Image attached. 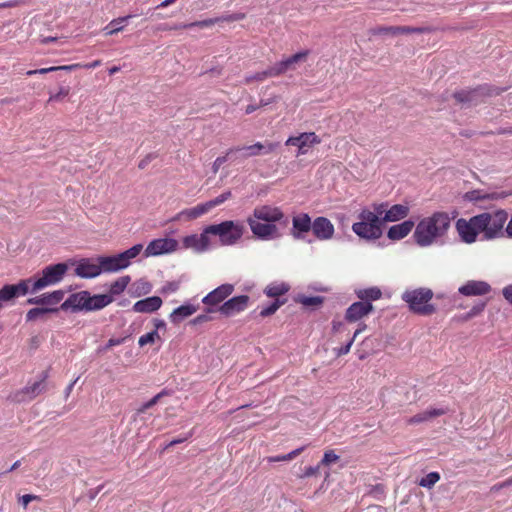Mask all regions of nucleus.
Returning <instances> with one entry per match:
<instances>
[{
	"label": "nucleus",
	"instance_id": "33",
	"mask_svg": "<svg viewBox=\"0 0 512 512\" xmlns=\"http://www.w3.org/2000/svg\"><path fill=\"white\" fill-rule=\"evenodd\" d=\"M198 308V306H195L193 304L181 305L170 313L169 319L173 324H179L184 319L196 313L198 311Z\"/></svg>",
	"mask_w": 512,
	"mask_h": 512
},
{
	"label": "nucleus",
	"instance_id": "27",
	"mask_svg": "<svg viewBox=\"0 0 512 512\" xmlns=\"http://www.w3.org/2000/svg\"><path fill=\"white\" fill-rule=\"evenodd\" d=\"M279 147L278 142H256L253 145H249L243 148H236L235 151L245 150L247 157L259 156L262 154H269L274 152Z\"/></svg>",
	"mask_w": 512,
	"mask_h": 512
},
{
	"label": "nucleus",
	"instance_id": "39",
	"mask_svg": "<svg viewBox=\"0 0 512 512\" xmlns=\"http://www.w3.org/2000/svg\"><path fill=\"white\" fill-rule=\"evenodd\" d=\"M309 55V50L300 51L283 60L287 71L294 70L295 65L299 62L305 61Z\"/></svg>",
	"mask_w": 512,
	"mask_h": 512
},
{
	"label": "nucleus",
	"instance_id": "61",
	"mask_svg": "<svg viewBox=\"0 0 512 512\" xmlns=\"http://www.w3.org/2000/svg\"><path fill=\"white\" fill-rule=\"evenodd\" d=\"M449 411L447 409H432V410H429L427 413H426V416H431V417H434V416H441L443 414H446L448 413Z\"/></svg>",
	"mask_w": 512,
	"mask_h": 512
},
{
	"label": "nucleus",
	"instance_id": "51",
	"mask_svg": "<svg viewBox=\"0 0 512 512\" xmlns=\"http://www.w3.org/2000/svg\"><path fill=\"white\" fill-rule=\"evenodd\" d=\"M267 79L266 72H257L253 75L246 76L244 79L245 84H251L252 82H262Z\"/></svg>",
	"mask_w": 512,
	"mask_h": 512
},
{
	"label": "nucleus",
	"instance_id": "12",
	"mask_svg": "<svg viewBox=\"0 0 512 512\" xmlns=\"http://www.w3.org/2000/svg\"><path fill=\"white\" fill-rule=\"evenodd\" d=\"M503 89H499L497 87L490 86H479L475 89L470 90H461L455 92L453 94L454 99L458 103H474L476 104L479 101L480 97L483 96H491V95H499Z\"/></svg>",
	"mask_w": 512,
	"mask_h": 512
},
{
	"label": "nucleus",
	"instance_id": "6",
	"mask_svg": "<svg viewBox=\"0 0 512 512\" xmlns=\"http://www.w3.org/2000/svg\"><path fill=\"white\" fill-rule=\"evenodd\" d=\"M142 249L143 246L141 244H136L117 255L98 257L102 273H114L127 268L130 265L131 260L136 258Z\"/></svg>",
	"mask_w": 512,
	"mask_h": 512
},
{
	"label": "nucleus",
	"instance_id": "9",
	"mask_svg": "<svg viewBox=\"0 0 512 512\" xmlns=\"http://www.w3.org/2000/svg\"><path fill=\"white\" fill-rule=\"evenodd\" d=\"M64 296L65 292L63 290H56L34 297V319L44 314L57 313L61 310L60 303Z\"/></svg>",
	"mask_w": 512,
	"mask_h": 512
},
{
	"label": "nucleus",
	"instance_id": "1",
	"mask_svg": "<svg viewBox=\"0 0 512 512\" xmlns=\"http://www.w3.org/2000/svg\"><path fill=\"white\" fill-rule=\"evenodd\" d=\"M284 212L280 207L273 205H259L247 218V223L254 236L261 240L276 239L280 236L276 223L284 219Z\"/></svg>",
	"mask_w": 512,
	"mask_h": 512
},
{
	"label": "nucleus",
	"instance_id": "42",
	"mask_svg": "<svg viewBox=\"0 0 512 512\" xmlns=\"http://www.w3.org/2000/svg\"><path fill=\"white\" fill-rule=\"evenodd\" d=\"M304 450V447L297 448L293 451H291L288 454L281 455V456H269L264 458L265 461L268 463H274V462H280V461H290L296 456H298L302 451Z\"/></svg>",
	"mask_w": 512,
	"mask_h": 512
},
{
	"label": "nucleus",
	"instance_id": "26",
	"mask_svg": "<svg viewBox=\"0 0 512 512\" xmlns=\"http://www.w3.org/2000/svg\"><path fill=\"white\" fill-rule=\"evenodd\" d=\"M87 291H81L71 294L63 303H61V310L86 311Z\"/></svg>",
	"mask_w": 512,
	"mask_h": 512
},
{
	"label": "nucleus",
	"instance_id": "35",
	"mask_svg": "<svg viewBox=\"0 0 512 512\" xmlns=\"http://www.w3.org/2000/svg\"><path fill=\"white\" fill-rule=\"evenodd\" d=\"M356 296L360 301L372 303L382 297V291L378 287H369L365 289H358L355 291Z\"/></svg>",
	"mask_w": 512,
	"mask_h": 512
},
{
	"label": "nucleus",
	"instance_id": "49",
	"mask_svg": "<svg viewBox=\"0 0 512 512\" xmlns=\"http://www.w3.org/2000/svg\"><path fill=\"white\" fill-rule=\"evenodd\" d=\"M216 310L211 308V307H208L206 309V313L205 314H200L198 316H196L193 320H192V323L194 325H198V324H202V323H205V322H209L212 320V317L208 315V313H212V312H215Z\"/></svg>",
	"mask_w": 512,
	"mask_h": 512
},
{
	"label": "nucleus",
	"instance_id": "54",
	"mask_svg": "<svg viewBox=\"0 0 512 512\" xmlns=\"http://www.w3.org/2000/svg\"><path fill=\"white\" fill-rule=\"evenodd\" d=\"M42 374H43L42 380L40 382H34V386H33L34 395L38 394L46 389V383L44 382V380L47 378L48 372L44 371Z\"/></svg>",
	"mask_w": 512,
	"mask_h": 512
},
{
	"label": "nucleus",
	"instance_id": "45",
	"mask_svg": "<svg viewBox=\"0 0 512 512\" xmlns=\"http://www.w3.org/2000/svg\"><path fill=\"white\" fill-rule=\"evenodd\" d=\"M267 78L277 77L287 72L285 64L282 61L275 63L273 66H270L267 70H265Z\"/></svg>",
	"mask_w": 512,
	"mask_h": 512
},
{
	"label": "nucleus",
	"instance_id": "23",
	"mask_svg": "<svg viewBox=\"0 0 512 512\" xmlns=\"http://www.w3.org/2000/svg\"><path fill=\"white\" fill-rule=\"evenodd\" d=\"M490 291V284L476 280H469L458 289V292L464 296H483L490 293Z\"/></svg>",
	"mask_w": 512,
	"mask_h": 512
},
{
	"label": "nucleus",
	"instance_id": "52",
	"mask_svg": "<svg viewBox=\"0 0 512 512\" xmlns=\"http://www.w3.org/2000/svg\"><path fill=\"white\" fill-rule=\"evenodd\" d=\"M233 151L234 149H229L224 156H219L215 159L212 165V170L214 173H217L219 171L220 167L228 160L229 154Z\"/></svg>",
	"mask_w": 512,
	"mask_h": 512
},
{
	"label": "nucleus",
	"instance_id": "37",
	"mask_svg": "<svg viewBox=\"0 0 512 512\" xmlns=\"http://www.w3.org/2000/svg\"><path fill=\"white\" fill-rule=\"evenodd\" d=\"M130 280H131V278L128 275L122 276V277L118 278L117 280H115L110 285V288H109L110 294L109 295H111L113 297L114 295L121 294L126 289L128 284L130 283Z\"/></svg>",
	"mask_w": 512,
	"mask_h": 512
},
{
	"label": "nucleus",
	"instance_id": "48",
	"mask_svg": "<svg viewBox=\"0 0 512 512\" xmlns=\"http://www.w3.org/2000/svg\"><path fill=\"white\" fill-rule=\"evenodd\" d=\"M165 395V392L162 391L160 393H158L157 395H155L152 399H150L149 401H147L146 403H144L140 408H138V412L139 413H145L150 407H152L153 405H155L156 403H158L160 401V399Z\"/></svg>",
	"mask_w": 512,
	"mask_h": 512
},
{
	"label": "nucleus",
	"instance_id": "19",
	"mask_svg": "<svg viewBox=\"0 0 512 512\" xmlns=\"http://www.w3.org/2000/svg\"><path fill=\"white\" fill-rule=\"evenodd\" d=\"M433 29L429 27H410V26H378L371 29V33L373 35H382V34H412V33H427L431 32Z\"/></svg>",
	"mask_w": 512,
	"mask_h": 512
},
{
	"label": "nucleus",
	"instance_id": "43",
	"mask_svg": "<svg viewBox=\"0 0 512 512\" xmlns=\"http://www.w3.org/2000/svg\"><path fill=\"white\" fill-rule=\"evenodd\" d=\"M70 94V87L68 86H61L59 90L55 93L51 92L48 103L51 102H63L68 95Z\"/></svg>",
	"mask_w": 512,
	"mask_h": 512
},
{
	"label": "nucleus",
	"instance_id": "10",
	"mask_svg": "<svg viewBox=\"0 0 512 512\" xmlns=\"http://www.w3.org/2000/svg\"><path fill=\"white\" fill-rule=\"evenodd\" d=\"M68 270L66 263L49 265L42 270L41 276L34 280V291L59 283Z\"/></svg>",
	"mask_w": 512,
	"mask_h": 512
},
{
	"label": "nucleus",
	"instance_id": "16",
	"mask_svg": "<svg viewBox=\"0 0 512 512\" xmlns=\"http://www.w3.org/2000/svg\"><path fill=\"white\" fill-rule=\"evenodd\" d=\"M249 302L250 297L248 295L234 296L220 305L217 311L225 317H231L246 310Z\"/></svg>",
	"mask_w": 512,
	"mask_h": 512
},
{
	"label": "nucleus",
	"instance_id": "2",
	"mask_svg": "<svg viewBox=\"0 0 512 512\" xmlns=\"http://www.w3.org/2000/svg\"><path fill=\"white\" fill-rule=\"evenodd\" d=\"M455 216L447 212H434L431 216L425 217L418 222L414 231L415 242L420 247L431 246L446 236L451 221Z\"/></svg>",
	"mask_w": 512,
	"mask_h": 512
},
{
	"label": "nucleus",
	"instance_id": "18",
	"mask_svg": "<svg viewBox=\"0 0 512 512\" xmlns=\"http://www.w3.org/2000/svg\"><path fill=\"white\" fill-rule=\"evenodd\" d=\"M373 310L372 303L357 301L347 308L344 318L349 323H355L369 315Z\"/></svg>",
	"mask_w": 512,
	"mask_h": 512
},
{
	"label": "nucleus",
	"instance_id": "36",
	"mask_svg": "<svg viewBox=\"0 0 512 512\" xmlns=\"http://www.w3.org/2000/svg\"><path fill=\"white\" fill-rule=\"evenodd\" d=\"M360 423H357L355 425L357 432L355 436H365L370 434L375 427L378 426V423L376 422L375 418H359Z\"/></svg>",
	"mask_w": 512,
	"mask_h": 512
},
{
	"label": "nucleus",
	"instance_id": "56",
	"mask_svg": "<svg viewBox=\"0 0 512 512\" xmlns=\"http://www.w3.org/2000/svg\"><path fill=\"white\" fill-rule=\"evenodd\" d=\"M507 196L506 193L504 192H501V193H498V192H494V193H491V194H485L481 197H478L477 199H491V200H494V199H503Z\"/></svg>",
	"mask_w": 512,
	"mask_h": 512
},
{
	"label": "nucleus",
	"instance_id": "14",
	"mask_svg": "<svg viewBox=\"0 0 512 512\" xmlns=\"http://www.w3.org/2000/svg\"><path fill=\"white\" fill-rule=\"evenodd\" d=\"M30 280H22L17 284H7L0 289V309L15 299L25 296L29 291Z\"/></svg>",
	"mask_w": 512,
	"mask_h": 512
},
{
	"label": "nucleus",
	"instance_id": "28",
	"mask_svg": "<svg viewBox=\"0 0 512 512\" xmlns=\"http://www.w3.org/2000/svg\"><path fill=\"white\" fill-rule=\"evenodd\" d=\"M409 211L410 209L407 205L395 204L392 205L391 207H389L388 205L387 207H385L383 217L381 218L383 220V223L396 222L406 218L409 214Z\"/></svg>",
	"mask_w": 512,
	"mask_h": 512
},
{
	"label": "nucleus",
	"instance_id": "8",
	"mask_svg": "<svg viewBox=\"0 0 512 512\" xmlns=\"http://www.w3.org/2000/svg\"><path fill=\"white\" fill-rule=\"evenodd\" d=\"M290 290V285L285 282H273L267 285L264 289V293L267 297L274 298V301L263 306L259 312L261 318L269 317L276 313V311L287 302L286 298H281Z\"/></svg>",
	"mask_w": 512,
	"mask_h": 512
},
{
	"label": "nucleus",
	"instance_id": "29",
	"mask_svg": "<svg viewBox=\"0 0 512 512\" xmlns=\"http://www.w3.org/2000/svg\"><path fill=\"white\" fill-rule=\"evenodd\" d=\"M162 303L160 297L151 296L134 303L133 310L137 313H152L160 309Z\"/></svg>",
	"mask_w": 512,
	"mask_h": 512
},
{
	"label": "nucleus",
	"instance_id": "58",
	"mask_svg": "<svg viewBox=\"0 0 512 512\" xmlns=\"http://www.w3.org/2000/svg\"><path fill=\"white\" fill-rule=\"evenodd\" d=\"M332 330L334 333H341L345 331V324L342 321L333 320L332 322Z\"/></svg>",
	"mask_w": 512,
	"mask_h": 512
},
{
	"label": "nucleus",
	"instance_id": "63",
	"mask_svg": "<svg viewBox=\"0 0 512 512\" xmlns=\"http://www.w3.org/2000/svg\"><path fill=\"white\" fill-rule=\"evenodd\" d=\"M368 512H387L385 508L379 505H371L368 507Z\"/></svg>",
	"mask_w": 512,
	"mask_h": 512
},
{
	"label": "nucleus",
	"instance_id": "25",
	"mask_svg": "<svg viewBox=\"0 0 512 512\" xmlns=\"http://www.w3.org/2000/svg\"><path fill=\"white\" fill-rule=\"evenodd\" d=\"M102 273L100 263L91 259H82L75 268V274L81 278H94Z\"/></svg>",
	"mask_w": 512,
	"mask_h": 512
},
{
	"label": "nucleus",
	"instance_id": "44",
	"mask_svg": "<svg viewBox=\"0 0 512 512\" xmlns=\"http://www.w3.org/2000/svg\"><path fill=\"white\" fill-rule=\"evenodd\" d=\"M439 480L440 474L438 472H430L419 481V485L431 489Z\"/></svg>",
	"mask_w": 512,
	"mask_h": 512
},
{
	"label": "nucleus",
	"instance_id": "40",
	"mask_svg": "<svg viewBox=\"0 0 512 512\" xmlns=\"http://www.w3.org/2000/svg\"><path fill=\"white\" fill-rule=\"evenodd\" d=\"M129 18H131L130 15L113 19L104 29L106 31V34L114 35L122 31L124 27L121 24L126 22Z\"/></svg>",
	"mask_w": 512,
	"mask_h": 512
},
{
	"label": "nucleus",
	"instance_id": "11",
	"mask_svg": "<svg viewBox=\"0 0 512 512\" xmlns=\"http://www.w3.org/2000/svg\"><path fill=\"white\" fill-rule=\"evenodd\" d=\"M232 197L231 191H225L216 198L205 203L198 204L192 208L184 209L178 214V218H185L187 220L197 219L200 216L208 213L216 206L221 205Z\"/></svg>",
	"mask_w": 512,
	"mask_h": 512
},
{
	"label": "nucleus",
	"instance_id": "38",
	"mask_svg": "<svg viewBox=\"0 0 512 512\" xmlns=\"http://www.w3.org/2000/svg\"><path fill=\"white\" fill-rule=\"evenodd\" d=\"M367 328L366 324H363V323H360L358 328L356 329V331L354 332L352 338L346 343L345 346H342L340 348H335L334 349V352L335 354L340 357V356H343V355H346L350 352V349H351V346L354 342V340L356 339V337L361 333L363 332L365 329Z\"/></svg>",
	"mask_w": 512,
	"mask_h": 512
},
{
	"label": "nucleus",
	"instance_id": "55",
	"mask_svg": "<svg viewBox=\"0 0 512 512\" xmlns=\"http://www.w3.org/2000/svg\"><path fill=\"white\" fill-rule=\"evenodd\" d=\"M244 18H245L244 13H234V14L222 17V21L233 22V21L243 20Z\"/></svg>",
	"mask_w": 512,
	"mask_h": 512
},
{
	"label": "nucleus",
	"instance_id": "13",
	"mask_svg": "<svg viewBox=\"0 0 512 512\" xmlns=\"http://www.w3.org/2000/svg\"><path fill=\"white\" fill-rule=\"evenodd\" d=\"M479 215L471 217L469 220L460 218L456 222V229L459 236L465 243H473L481 233Z\"/></svg>",
	"mask_w": 512,
	"mask_h": 512
},
{
	"label": "nucleus",
	"instance_id": "5",
	"mask_svg": "<svg viewBox=\"0 0 512 512\" xmlns=\"http://www.w3.org/2000/svg\"><path fill=\"white\" fill-rule=\"evenodd\" d=\"M244 225L232 220L223 221L206 227V233L218 236L222 245L231 246L236 244L244 234Z\"/></svg>",
	"mask_w": 512,
	"mask_h": 512
},
{
	"label": "nucleus",
	"instance_id": "47",
	"mask_svg": "<svg viewBox=\"0 0 512 512\" xmlns=\"http://www.w3.org/2000/svg\"><path fill=\"white\" fill-rule=\"evenodd\" d=\"M180 288V281H169L166 282L162 288L160 289V293L164 295H169L175 293Z\"/></svg>",
	"mask_w": 512,
	"mask_h": 512
},
{
	"label": "nucleus",
	"instance_id": "31",
	"mask_svg": "<svg viewBox=\"0 0 512 512\" xmlns=\"http://www.w3.org/2000/svg\"><path fill=\"white\" fill-rule=\"evenodd\" d=\"M101 65V60H95L91 63L87 64H81V63H75L70 65H63V66H51L48 68H41V69H34V74H44L48 72L58 71V70H65V71H73L76 69H93Z\"/></svg>",
	"mask_w": 512,
	"mask_h": 512
},
{
	"label": "nucleus",
	"instance_id": "24",
	"mask_svg": "<svg viewBox=\"0 0 512 512\" xmlns=\"http://www.w3.org/2000/svg\"><path fill=\"white\" fill-rule=\"evenodd\" d=\"M314 236L319 240H328L333 237L334 226L326 217H317L312 223Z\"/></svg>",
	"mask_w": 512,
	"mask_h": 512
},
{
	"label": "nucleus",
	"instance_id": "59",
	"mask_svg": "<svg viewBox=\"0 0 512 512\" xmlns=\"http://www.w3.org/2000/svg\"><path fill=\"white\" fill-rule=\"evenodd\" d=\"M502 294L504 298L512 305V285H508L503 288Z\"/></svg>",
	"mask_w": 512,
	"mask_h": 512
},
{
	"label": "nucleus",
	"instance_id": "50",
	"mask_svg": "<svg viewBox=\"0 0 512 512\" xmlns=\"http://www.w3.org/2000/svg\"><path fill=\"white\" fill-rule=\"evenodd\" d=\"M338 460H339V456L337 454H335V452L333 450H329L324 453V456L321 460V464L328 466L332 463L337 462Z\"/></svg>",
	"mask_w": 512,
	"mask_h": 512
},
{
	"label": "nucleus",
	"instance_id": "3",
	"mask_svg": "<svg viewBox=\"0 0 512 512\" xmlns=\"http://www.w3.org/2000/svg\"><path fill=\"white\" fill-rule=\"evenodd\" d=\"M388 202L374 203L373 210L362 209L358 215L359 221L352 225L353 232L361 238L378 239L382 236L383 220L381 216Z\"/></svg>",
	"mask_w": 512,
	"mask_h": 512
},
{
	"label": "nucleus",
	"instance_id": "64",
	"mask_svg": "<svg viewBox=\"0 0 512 512\" xmlns=\"http://www.w3.org/2000/svg\"><path fill=\"white\" fill-rule=\"evenodd\" d=\"M78 379H75L74 381H72L66 388H65V397L68 398L70 393L72 392L76 382H77Z\"/></svg>",
	"mask_w": 512,
	"mask_h": 512
},
{
	"label": "nucleus",
	"instance_id": "41",
	"mask_svg": "<svg viewBox=\"0 0 512 512\" xmlns=\"http://www.w3.org/2000/svg\"><path fill=\"white\" fill-rule=\"evenodd\" d=\"M296 301L305 307H317L323 303V297L300 295Z\"/></svg>",
	"mask_w": 512,
	"mask_h": 512
},
{
	"label": "nucleus",
	"instance_id": "17",
	"mask_svg": "<svg viewBox=\"0 0 512 512\" xmlns=\"http://www.w3.org/2000/svg\"><path fill=\"white\" fill-rule=\"evenodd\" d=\"M178 242L172 238H160L151 241L146 249V256H158L165 253L173 252L177 249Z\"/></svg>",
	"mask_w": 512,
	"mask_h": 512
},
{
	"label": "nucleus",
	"instance_id": "34",
	"mask_svg": "<svg viewBox=\"0 0 512 512\" xmlns=\"http://www.w3.org/2000/svg\"><path fill=\"white\" fill-rule=\"evenodd\" d=\"M219 21H222V18H210V19L195 21V22L187 23V24L174 25V26H168L167 24H165L162 27H160L159 29L160 30H172V29L176 30V29H187V28H192V27L206 28V27L213 26L214 24H216Z\"/></svg>",
	"mask_w": 512,
	"mask_h": 512
},
{
	"label": "nucleus",
	"instance_id": "21",
	"mask_svg": "<svg viewBox=\"0 0 512 512\" xmlns=\"http://www.w3.org/2000/svg\"><path fill=\"white\" fill-rule=\"evenodd\" d=\"M182 244L186 249H193L196 252H204L210 245L209 233H206L205 228L201 234L185 236L182 239Z\"/></svg>",
	"mask_w": 512,
	"mask_h": 512
},
{
	"label": "nucleus",
	"instance_id": "46",
	"mask_svg": "<svg viewBox=\"0 0 512 512\" xmlns=\"http://www.w3.org/2000/svg\"><path fill=\"white\" fill-rule=\"evenodd\" d=\"M160 336L156 330L146 333L139 337L138 344L143 347L147 344H153Z\"/></svg>",
	"mask_w": 512,
	"mask_h": 512
},
{
	"label": "nucleus",
	"instance_id": "15",
	"mask_svg": "<svg viewBox=\"0 0 512 512\" xmlns=\"http://www.w3.org/2000/svg\"><path fill=\"white\" fill-rule=\"evenodd\" d=\"M321 143V138L314 132H303L298 136H290L286 142V146H297L296 156L307 153L308 149Z\"/></svg>",
	"mask_w": 512,
	"mask_h": 512
},
{
	"label": "nucleus",
	"instance_id": "4",
	"mask_svg": "<svg viewBox=\"0 0 512 512\" xmlns=\"http://www.w3.org/2000/svg\"><path fill=\"white\" fill-rule=\"evenodd\" d=\"M433 291L428 287L407 289L402 293L401 299L407 304L409 310L420 316H431L437 308L432 303Z\"/></svg>",
	"mask_w": 512,
	"mask_h": 512
},
{
	"label": "nucleus",
	"instance_id": "30",
	"mask_svg": "<svg viewBox=\"0 0 512 512\" xmlns=\"http://www.w3.org/2000/svg\"><path fill=\"white\" fill-rule=\"evenodd\" d=\"M113 297L108 294L91 295L87 291L86 311H97L113 302Z\"/></svg>",
	"mask_w": 512,
	"mask_h": 512
},
{
	"label": "nucleus",
	"instance_id": "20",
	"mask_svg": "<svg viewBox=\"0 0 512 512\" xmlns=\"http://www.w3.org/2000/svg\"><path fill=\"white\" fill-rule=\"evenodd\" d=\"M234 291V285L226 283L209 292L203 299L207 306H217L228 298Z\"/></svg>",
	"mask_w": 512,
	"mask_h": 512
},
{
	"label": "nucleus",
	"instance_id": "32",
	"mask_svg": "<svg viewBox=\"0 0 512 512\" xmlns=\"http://www.w3.org/2000/svg\"><path fill=\"white\" fill-rule=\"evenodd\" d=\"M414 225V222L411 220H406L400 224L393 225L389 228L387 236L391 240H401L412 231Z\"/></svg>",
	"mask_w": 512,
	"mask_h": 512
},
{
	"label": "nucleus",
	"instance_id": "60",
	"mask_svg": "<svg viewBox=\"0 0 512 512\" xmlns=\"http://www.w3.org/2000/svg\"><path fill=\"white\" fill-rule=\"evenodd\" d=\"M123 341H124L123 338H117V339L116 338H111V339L108 340L105 349H110V348H112L114 346H118V345L122 344Z\"/></svg>",
	"mask_w": 512,
	"mask_h": 512
},
{
	"label": "nucleus",
	"instance_id": "7",
	"mask_svg": "<svg viewBox=\"0 0 512 512\" xmlns=\"http://www.w3.org/2000/svg\"><path fill=\"white\" fill-rule=\"evenodd\" d=\"M508 214L504 210L479 214L481 233L484 239H493L502 234Z\"/></svg>",
	"mask_w": 512,
	"mask_h": 512
},
{
	"label": "nucleus",
	"instance_id": "22",
	"mask_svg": "<svg viewBox=\"0 0 512 512\" xmlns=\"http://www.w3.org/2000/svg\"><path fill=\"white\" fill-rule=\"evenodd\" d=\"M312 221L307 213H300L292 218L291 235L295 239H303L312 230Z\"/></svg>",
	"mask_w": 512,
	"mask_h": 512
},
{
	"label": "nucleus",
	"instance_id": "53",
	"mask_svg": "<svg viewBox=\"0 0 512 512\" xmlns=\"http://www.w3.org/2000/svg\"><path fill=\"white\" fill-rule=\"evenodd\" d=\"M485 307H486V303L485 302H481V303H478V304L474 305L470 309V311L467 312L468 313V317L474 318L475 316L481 314L484 311Z\"/></svg>",
	"mask_w": 512,
	"mask_h": 512
},
{
	"label": "nucleus",
	"instance_id": "57",
	"mask_svg": "<svg viewBox=\"0 0 512 512\" xmlns=\"http://www.w3.org/2000/svg\"><path fill=\"white\" fill-rule=\"evenodd\" d=\"M192 436V431H190L185 437L183 438H176V439H173L172 441H170L165 447L164 449H167L169 447H172V446H175L177 444H180L182 442H184L185 440H187L189 437Z\"/></svg>",
	"mask_w": 512,
	"mask_h": 512
},
{
	"label": "nucleus",
	"instance_id": "62",
	"mask_svg": "<svg viewBox=\"0 0 512 512\" xmlns=\"http://www.w3.org/2000/svg\"><path fill=\"white\" fill-rule=\"evenodd\" d=\"M318 470H319V466L308 467V468H306V470L304 472V476L309 477V476L315 475V474H317Z\"/></svg>",
	"mask_w": 512,
	"mask_h": 512
}]
</instances>
